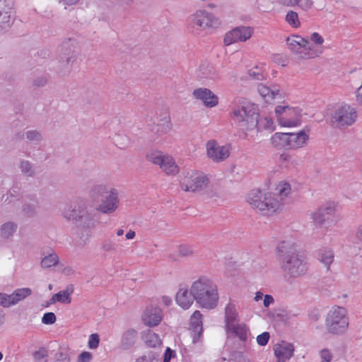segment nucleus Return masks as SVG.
Instances as JSON below:
<instances>
[{
    "mask_svg": "<svg viewBox=\"0 0 362 362\" xmlns=\"http://www.w3.org/2000/svg\"><path fill=\"white\" fill-rule=\"evenodd\" d=\"M100 342L99 336L97 334H92L89 337L88 346L91 349L98 348Z\"/></svg>",
    "mask_w": 362,
    "mask_h": 362,
    "instance_id": "603ef678",
    "label": "nucleus"
},
{
    "mask_svg": "<svg viewBox=\"0 0 362 362\" xmlns=\"http://www.w3.org/2000/svg\"><path fill=\"white\" fill-rule=\"evenodd\" d=\"M180 188L185 192H196L206 188L209 178L203 172L187 169L183 170L178 176Z\"/></svg>",
    "mask_w": 362,
    "mask_h": 362,
    "instance_id": "39448f33",
    "label": "nucleus"
},
{
    "mask_svg": "<svg viewBox=\"0 0 362 362\" xmlns=\"http://www.w3.org/2000/svg\"><path fill=\"white\" fill-rule=\"evenodd\" d=\"M117 195V191L115 189H112L110 191L109 195L107 196L98 206H95L98 209V212L100 211L105 214H110L115 212L119 204Z\"/></svg>",
    "mask_w": 362,
    "mask_h": 362,
    "instance_id": "2eb2a0df",
    "label": "nucleus"
},
{
    "mask_svg": "<svg viewBox=\"0 0 362 362\" xmlns=\"http://www.w3.org/2000/svg\"><path fill=\"white\" fill-rule=\"evenodd\" d=\"M239 322L238 313L236 306L233 303H229L225 308L226 327L233 326L234 323Z\"/></svg>",
    "mask_w": 362,
    "mask_h": 362,
    "instance_id": "cd10ccee",
    "label": "nucleus"
},
{
    "mask_svg": "<svg viewBox=\"0 0 362 362\" xmlns=\"http://www.w3.org/2000/svg\"><path fill=\"white\" fill-rule=\"evenodd\" d=\"M56 320L54 313H46L42 318V322L45 325H52L56 322Z\"/></svg>",
    "mask_w": 362,
    "mask_h": 362,
    "instance_id": "864d4df0",
    "label": "nucleus"
},
{
    "mask_svg": "<svg viewBox=\"0 0 362 362\" xmlns=\"http://www.w3.org/2000/svg\"><path fill=\"white\" fill-rule=\"evenodd\" d=\"M276 2L283 6L295 7L296 0H276Z\"/></svg>",
    "mask_w": 362,
    "mask_h": 362,
    "instance_id": "13d9d810",
    "label": "nucleus"
},
{
    "mask_svg": "<svg viewBox=\"0 0 362 362\" xmlns=\"http://www.w3.org/2000/svg\"><path fill=\"white\" fill-rule=\"evenodd\" d=\"M62 216L82 230H91L99 223L98 209L82 199H77L62 210Z\"/></svg>",
    "mask_w": 362,
    "mask_h": 362,
    "instance_id": "7ed1b4c3",
    "label": "nucleus"
},
{
    "mask_svg": "<svg viewBox=\"0 0 362 362\" xmlns=\"http://www.w3.org/2000/svg\"><path fill=\"white\" fill-rule=\"evenodd\" d=\"M291 192V185L281 182L276 185L274 192L264 193L258 189L251 190L247 194V202L262 215L272 216L282 210Z\"/></svg>",
    "mask_w": 362,
    "mask_h": 362,
    "instance_id": "f257e3e1",
    "label": "nucleus"
},
{
    "mask_svg": "<svg viewBox=\"0 0 362 362\" xmlns=\"http://www.w3.org/2000/svg\"><path fill=\"white\" fill-rule=\"evenodd\" d=\"M18 229V224L13 221L4 223L0 227V237L3 240L11 239Z\"/></svg>",
    "mask_w": 362,
    "mask_h": 362,
    "instance_id": "7c9ffc66",
    "label": "nucleus"
},
{
    "mask_svg": "<svg viewBox=\"0 0 362 362\" xmlns=\"http://www.w3.org/2000/svg\"><path fill=\"white\" fill-rule=\"evenodd\" d=\"M202 315L199 310L194 312L190 319V326L193 330V342L196 343L199 341L202 334Z\"/></svg>",
    "mask_w": 362,
    "mask_h": 362,
    "instance_id": "4be33fe9",
    "label": "nucleus"
},
{
    "mask_svg": "<svg viewBox=\"0 0 362 362\" xmlns=\"http://www.w3.org/2000/svg\"><path fill=\"white\" fill-rule=\"evenodd\" d=\"M175 355V351H172L170 348H167L164 355L163 362H170L171 358L174 357Z\"/></svg>",
    "mask_w": 362,
    "mask_h": 362,
    "instance_id": "052dcab7",
    "label": "nucleus"
},
{
    "mask_svg": "<svg viewBox=\"0 0 362 362\" xmlns=\"http://www.w3.org/2000/svg\"><path fill=\"white\" fill-rule=\"evenodd\" d=\"M260 127H262L265 129H268L270 131L274 130V122L271 118L264 117L260 119H258V124Z\"/></svg>",
    "mask_w": 362,
    "mask_h": 362,
    "instance_id": "8fccbe9b",
    "label": "nucleus"
},
{
    "mask_svg": "<svg viewBox=\"0 0 362 362\" xmlns=\"http://www.w3.org/2000/svg\"><path fill=\"white\" fill-rule=\"evenodd\" d=\"M254 30L249 26H239L226 33L223 39L225 45L228 46L239 42H245L249 40Z\"/></svg>",
    "mask_w": 362,
    "mask_h": 362,
    "instance_id": "ddd939ff",
    "label": "nucleus"
},
{
    "mask_svg": "<svg viewBox=\"0 0 362 362\" xmlns=\"http://www.w3.org/2000/svg\"><path fill=\"white\" fill-rule=\"evenodd\" d=\"M163 317L162 310L158 307H148L144 312L142 320L148 327L158 325Z\"/></svg>",
    "mask_w": 362,
    "mask_h": 362,
    "instance_id": "a211bd4d",
    "label": "nucleus"
},
{
    "mask_svg": "<svg viewBox=\"0 0 362 362\" xmlns=\"http://www.w3.org/2000/svg\"><path fill=\"white\" fill-rule=\"evenodd\" d=\"M156 126L155 127V133L158 134H164L168 133L172 128L170 114L167 110H163L159 116L156 117Z\"/></svg>",
    "mask_w": 362,
    "mask_h": 362,
    "instance_id": "aec40b11",
    "label": "nucleus"
},
{
    "mask_svg": "<svg viewBox=\"0 0 362 362\" xmlns=\"http://www.w3.org/2000/svg\"><path fill=\"white\" fill-rule=\"evenodd\" d=\"M322 52L316 47L313 43L305 39V45L303 46L300 58L313 59L319 57Z\"/></svg>",
    "mask_w": 362,
    "mask_h": 362,
    "instance_id": "c756f323",
    "label": "nucleus"
},
{
    "mask_svg": "<svg viewBox=\"0 0 362 362\" xmlns=\"http://www.w3.org/2000/svg\"><path fill=\"white\" fill-rule=\"evenodd\" d=\"M158 355L155 352L151 351L137 358L136 362H158Z\"/></svg>",
    "mask_w": 362,
    "mask_h": 362,
    "instance_id": "09e8293b",
    "label": "nucleus"
},
{
    "mask_svg": "<svg viewBox=\"0 0 362 362\" xmlns=\"http://www.w3.org/2000/svg\"><path fill=\"white\" fill-rule=\"evenodd\" d=\"M144 341L146 344L149 347H156L160 346L161 344L158 334L152 332L146 333L144 337Z\"/></svg>",
    "mask_w": 362,
    "mask_h": 362,
    "instance_id": "a19ab883",
    "label": "nucleus"
},
{
    "mask_svg": "<svg viewBox=\"0 0 362 362\" xmlns=\"http://www.w3.org/2000/svg\"><path fill=\"white\" fill-rule=\"evenodd\" d=\"M194 300L192 291L187 287L180 288L175 296L176 303L184 310L189 308Z\"/></svg>",
    "mask_w": 362,
    "mask_h": 362,
    "instance_id": "6ab92c4d",
    "label": "nucleus"
},
{
    "mask_svg": "<svg viewBox=\"0 0 362 362\" xmlns=\"http://www.w3.org/2000/svg\"><path fill=\"white\" fill-rule=\"evenodd\" d=\"M190 291L199 307L212 310L217 306L219 299L218 286L211 279L199 277L192 283Z\"/></svg>",
    "mask_w": 362,
    "mask_h": 362,
    "instance_id": "20e7f679",
    "label": "nucleus"
},
{
    "mask_svg": "<svg viewBox=\"0 0 362 362\" xmlns=\"http://www.w3.org/2000/svg\"><path fill=\"white\" fill-rule=\"evenodd\" d=\"M74 62V56L64 57V55L61 54L59 64L56 68L57 74L62 76L69 74Z\"/></svg>",
    "mask_w": 362,
    "mask_h": 362,
    "instance_id": "a878e982",
    "label": "nucleus"
},
{
    "mask_svg": "<svg viewBox=\"0 0 362 362\" xmlns=\"http://www.w3.org/2000/svg\"><path fill=\"white\" fill-rule=\"evenodd\" d=\"M48 351L45 348H40L33 353V358L36 362H46Z\"/></svg>",
    "mask_w": 362,
    "mask_h": 362,
    "instance_id": "de8ad7c7",
    "label": "nucleus"
},
{
    "mask_svg": "<svg viewBox=\"0 0 362 362\" xmlns=\"http://www.w3.org/2000/svg\"><path fill=\"white\" fill-rule=\"evenodd\" d=\"M312 43L316 45L317 48H319L322 52L324 51L323 43L325 40L323 37L317 32L313 33L310 36V40Z\"/></svg>",
    "mask_w": 362,
    "mask_h": 362,
    "instance_id": "a18cd8bd",
    "label": "nucleus"
},
{
    "mask_svg": "<svg viewBox=\"0 0 362 362\" xmlns=\"http://www.w3.org/2000/svg\"><path fill=\"white\" fill-rule=\"evenodd\" d=\"M19 168L21 173L27 177H33L35 174L33 164L28 160H21L19 163Z\"/></svg>",
    "mask_w": 362,
    "mask_h": 362,
    "instance_id": "ea45409f",
    "label": "nucleus"
},
{
    "mask_svg": "<svg viewBox=\"0 0 362 362\" xmlns=\"http://www.w3.org/2000/svg\"><path fill=\"white\" fill-rule=\"evenodd\" d=\"M275 114L279 124L282 127H296L300 124V114L297 108L279 105L275 108Z\"/></svg>",
    "mask_w": 362,
    "mask_h": 362,
    "instance_id": "f8f14e48",
    "label": "nucleus"
},
{
    "mask_svg": "<svg viewBox=\"0 0 362 362\" xmlns=\"http://www.w3.org/2000/svg\"><path fill=\"white\" fill-rule=\"evenodd\" d=\"M289 148L296 149L303 147L308 140V135L303 131L288 133Z\"/></svg>",
    "mask_w": 362,
    "mask_h": 362,
    "instance_id": "b1692460",
    "label": "nucleus"
},
{
    "mask_svg": "<svg viewBox=\"0 0 362 362\" xmlns=\"http://www.w3.org/2000/svg\"><path fill=\"white\" fill-rule=\"evenodd\" d=\"M274 303V299L271 295H265L264 296L263 304L265 308L269 307Z\"/></svg>",
    "mask_w": 362,
    "mask_h": 362,
    "instance_id": "bf43d9fd",
    "label": "nucleus"
},
{
    "mask_svg": "<svg viewBox=\"0 0 362 362\" xmlns=\"http://www.w3.org/2000/svg\"><path fill=\"white\" fill-rule=\"evenodd\" d=\"M79 50L78 42L74 38H69L62 42L61 45V54L66 56H74V59L76 60L77 54Z\"/></svg>",
    "mask_w": 362,
    "mask_h": 362,
    "instance_id": "412c9836",
    "label": "nucleus"
},
{
    "mask_svg": "<svg viewBox=\"0 0 362 362\" xmlns=\"http://www.w3.org/2000/svg\"><path fill=\"white\" fill-rule=\"evenodd\" d=\"M148 162L159 165L161 170L167 175H175L179 173V166L175 159L170 155L160 151H150L146 154Z\"/></svg>",
    "mask_w": 362,
    "mask_h": 362,
    "instance_id": "1a4fd4ad",
    "label": "nucleus"
},
{
    "mask_svg": "<svg viewBox=\"0 0 362 362\" xmlns=\"http://www.w3.org/2000/svg\"><path fill=\"white\" fill-rule=\"evenodd\" d=\"M269 333L267 332L262 333L257 337V344L260 346H265L269 341Z\"/></svg>",
    "mask_w": 362,
    "mask_h": 362,
    "instance_id": "5fc2aeb1",
    "label": "nucleus"
},
{
    "mask_svg": "<svg viewBox=\"0 0 362 362\" xmlns=\"http://www.w3.org/2000/svg\"><path fill=\"white\" fill-rule=\"evenodd\" d=\"M349 320L346 309L334 305L329 310L325 319V327L332 334H342L348 329Z\"/></svg>",
    "mask_w": 362,
    "mask_h": 362,
    "instance_id": "423d86ee",
    "label": "nucleus"
},
{
    "mask_svg": "<svg viewBox=\"0 0 362 362\" xmlns=\"http://www.w3.org/2000/svg\"><path fill=\"white\" fill-rule=\"evenodd\" d=\"M14 0H0V11L14 14Z\"/></svg>",
    "mask_w": 362,
    "mask_h": 362,
    "instance_id": "49530a36",
    "label": "nucleus"
},
{
    "mask_svg": "<svg viewBox=\"0 0 362 362\" xmlns=\"http://www.w3.org/2000/svg\"><path fill=\"white\" fill-rule=\"evenodd\" d=\"M27 141L30 143L37 144L43 140L42 133L37 130H28L23 134Z\"/></svg>",
    "mask_w": 362,
    "mask_h": 362,
    "instance_id": "4c0bfd02",
    "label": "nucleus"
},
{
    "mask_svg": "<svg viewBox=\"0 0 362 362\" xmlns=\"http://www.w3.org/2000/svg\"><path fill=\"white\" fill-rule=\"evenodd\" d=\"M178 252L180 256L187 257L192 255L194 250L191 246L181 245L178 249Z\"/></svg>",
    "mask_w": 362,
    "mask_h": 362,
    "instance_id": "3c124183",
    "label": "nucleus"
},
{
    "mask_svg": "<svg viewBox=\"0 0 362 362\" xmlns=\"http://www.w3.org/2000/svg\"><path fill=\"white\" fill-rule=\"evenodd\" d=\"M336 206L333 203H327L317 209L311 214L313 224L318 228H328L334 223V215Z\"/></svg>",
    "mask_w": 362,
    "mask_h": 362,
    "instance_id": "9b49d317",
    "label": "nucleus"
},
{
    "mask_svg": "<svg viewBox=\"0 0 362 362\" xmlns=\"http://www.w3.org/2000/svg\"><path fill=\"white\" fill-rule=\"evenodd\" d=\"M334 252L332 250L323 248L320 250L319 259L326 267L327 269H329L331 264L334 261Z\"/></svg>",
    "mask_w": 362,
    "mask_h": 362,
    "instance_id": "72a5a7b5",
    "label": "nucleus"
},
{
    "mask_svg": "<svg viewBox=\"0 0 362 362\" xmlns=\"http://www.w3.org/2000/svg\"><path fill=\"white\" fill-rule=\"evenodd\" d=\"M59 263V257L54 252L45 255L41 260V267L43 269H49Z\"/></svg>",
    "mask_w": 362,
    "mask_h": 362,
    "instance_id": "c9c22d12",
    "label": "nucleus"
},
{
    "mask_svg": "<svg viewBox=\"0 0 362 362\" xmlns=\"http://www.w3.org/2000/svg\"><path fill=\"white\" fill-rule=\"evenodd\" d=\"M232 115L233 120L244 131H250L257 127L258 115L256 108L248 102L233 107Z\"/></svg>",
    "mask_w": 362,
    "mask_h": 362,
    "instance_id": "0eeeda50",
    "label": "nucleus"
},
{
    "mask_svg": "<svg viewBox=\"0 0 362 362\" xmlns=\"http://www.w3.org/2000/svg\"><path fill=\"white\" fill-rule=\"evenodd\" d=\"M271 145L276 149H290L288 133L276 132L270 139Z\"/></svg>",
    "mask_w": 362,
    "mask_h": 362,
    "instance_id": "393cba45",
    "label": "nucleus"
},
{
    "mask_svg": "<svg viewBox=\"0 0 362 362\" xmlns=\"http://www.w3.org/2000/svg\"><path fill=\"white\" fill-rule=\"evenodd\" d=\"M219 25L220 21L214 15L205 10H198L189 16L188 28L192 33L199 35L204 29Z\"/></svg>",
    "mask_w": 362,
    "mask_h": 362,
    "instance_id": "6e6552de",
    "label": "nucleus"
},
{
    "mask_svg": "<svg viewBox=\"0 0 362 362\" xmlns=\"http://www.w3.org/2000/svg\"><path fill=\"white\" fill-rule=\"evenodd\" d=\"M356 102L362 106V85L357 88L355 94Z\"/></svg>",
    "mask_w": 362,
    "mask_h": 362,
    "instance_id": "680f3d73",
    "label": "nucleus"
},
{
    "mask_svg": "<svg viewBox=\"0 0 362 362\" xmlns=\"http://www.w3.org/2000/svg\"><path fill=\"white\" fill-rule=\"evenodd\" d=\"M47 82V80L46 78L45 77H40V78H36L33 81V84L35 86H44Z\"/></svg>",
    "mask_w": 362,
    "mask_h": 362,
    "instance_id": "e2e57ef3",
    "label": "nucleus"
},
{
    "mask_svg": "<svg viewBox=\"0 0 362 362\" xmlns=\"http://www.w3.org/2000/svg\"><path fill=\"white\" fill-rule=\"evenodd\" d=\"M277 260L284 275L287 279H296L308 271L305 258L289 241H282L277 247Z\"/></svg>",
    "mask_w": 362,
    "mask_h": 362,
    "instance_id": "f03ea898",
    "label": "nucleus"
},
{
    "mask_svg": "<svg viewBox=\"0 0 362 362\" xmlns=\"http://www.w3.org/2000/svg\"><path fill=\"white\" fill-rule=\"evenodd\" d=\"M16 300L13 297V293L7 294L5 293H0V305L4 308H10L16 305Z\"/></svg>",
    "mask_w": 362,
    "mask_h": 362,
    "instance_id": "79ce46f5",
    "label": "nucleus"
},
{
    "mask_svg": "<svg viewBox=\"0 0 362 362\" xmlns=\"http://www.w3.org/2000/svg\"><path fill=\"white\" fill-rule=\"evenodd\" d=\"M285 21L293 28H298L300 27L301 23L300 21L298 13L293 11L289 10L285 16Z\"/></svg>",
    "mask_w": 362,
    "mask_h": 362,
    "instance_id": "e433bc0d",
    "label": "nucleus"
},
{
    "mask_svg": "<svg viewBox=\"0 0 362 362\" xmlns=\"http://www.w3.org/2000/svg\"><path fill=\"white\" fill-rule=\"evenodd\" d=\"M13 14L0 11V33L7 30L12 25Z\"/></svg>",
    "mask_w": 362,
    "mask_h": 362,
    "instance_id": "f704fd0d",
    "label": "nucleus"
},
{
    "mask_svg": "<svg viewBox=\"0 0 362 362\" xmlns=\"http://www.w3.org/2000/svg\"><path fill=\"white\" fill-rule=\"evenodd\" d=\"M257 91L259 94L265 100L266 102H269L274 100L277 95L281 96L280 93L279 87L273 86L268 87L264 84L259 83L257 86Z\"/></svg>",
    "mask_w": 362,
    "mask_h": 362,
    "instance_id": "5701e85b",
    "label": "nucleus"
},
{
    "mask_svg": "<svg viewBox=\"0 0 362 362\" xmlns=\"http://www.w3.org/2000/svg\"><path fill=\"white\" fill-rule=\"evenodd\" d=\"M74 291L72 286H68L65 290L60 291L57 293L53 295L50 298V303L54 304L59 302L64 304H69L71 302V295Z\"/></svg>",
    "mask_w": 362,
    "mask_h": 362,
    "instance_id": "c85d7f7f",
    "label": "nucleus"
},
{
    "mask_svg": "<svg viewBox=\"0 0 362 362\" xmlns=\"http://www.w3.org/2000/svg\"><path fill=\"white\" fill-rule=\"evenodd\" d=\"M137 339V332L134 329H129L126 331L122 339V346L124 349H129L132 346Z\"/></svg>",
    "mask_w": 362,
    "mask_h": 362,
    "instance_id": "473e14b6",
    "label": "nucleus"
},
{
    "mask_svg": "<svg viewBox=\"0 0 362 362\" xmlns=\"http://www.w3.org/2000/svg\"><path fill=\"white\" fill-rule=\"evenodd\" d=\"M321 362H330L332 359V355L328 349H322L320 353Z\"/></svg>",
    "mask_w": 362,
    "mask_h": 362,
    "instance_id": "4d7b16f0",
    "label": "nucleus"
},
{
    "mask_svg": "<svg viewBox=\"0 0 362 362\" xmlns=\"http://www.w3.org/2000/svg\"><path fill=\"white\" fill-rule=\"evenodd\" d=\"M356 238L362 243V224L358 226L356 230Z\"/></svg>",
    "mask_w": 362,
    "mask_h": 362,
    "instance_id": "338daca9",
    "label": "nucleus"
},
{
    "mask_svg": "<svg viewBox=\"0 0 362 362\" xmlns=\"http://www.w3.org/2000/svg\"><path fill=\"white\" fill-rule=\"evenodd\" d=\"M192 95L195 99L202 101L207 107H214L218 103V96L206 88L194 89Z\"/></svg>",
    "mask_w": 362,
    "mask_h": 362,
    "instance_id": "dca6fc26",
    "label": "nucleus"
},
{
    "mask_svg": "<svg viewBox=\"0 0 362 362\" xmlns=\"http://www.w3.org/2000/svg\"><path fill=\"white\" fill-rule=\"evenodd\" d=\"M55 359L57 361H69L68 356L66 354H64L62 351H59L55 354Z\"/></svg>",
    "mask_w": 362,
    "mask_h": 362,
    "instance_id": "0e129e2a",
    "label": "nucleus"
},
{
    "mask_svg": "<svg viewBox=\"0 0 362 362\" xmlns=\"http://www.w3.org/2000/svg\"><path fill=\"white\" fill-rule=\"evenodd\" d=\"M206 148L208 157L216 163L226 160L230 153L228 146H221L214 140L209 141Z\"/></svg>",
    "mask_w": 362,
    "mask_h": 362,
    "instance_id": "4468645a",
    "label": "nucleus"
},
{
    "mask_svg": "<svg viewBox=\"0 0 362 362\" xmlns=\"http://www.w3.org/2000/svg\"><path fill=\"white\" fill-rule=\"evenodd\" d=\"M93 359V355L90 352L83 351L78 356L76 362H90Z\"/></svg>",
    "mask_w": 362,
    "mask_h": 362,
    "instance_id": "6e6d98bb",
    "label": "nucleus"
},
{
    "mask_svg": "<svg viewBox=\"0 0 362 362\" xmlns=\"http://www.w3.org/2000/svg\"><path fill=\"white\" fill-rule=\"evenodd\" d=\"M161 300L162 303L166 306H170L173 303L172 298L168 296H163L161 298Z\"/></svg>",
    "mask_w": 362,
    "mask_h": 362,
    "instance_id": "774afa93",
    "label": "nucleus"
},
{
    "mask_svg": "<svg viewBox=\"0 0 362 362\" xmlns=\"http://www.w3.org/2000/svg\"><path fill=\"white\" fill-rule=\"evenodd\" d=\"M357 116L355 107L349 105H343L334 110L331 122L337 127H346L352 125L356 122Z\"/></svg>",
    "mask_w": 362,
    "mask_h": 362,
    "instance_id": "9d476101",
    "label": "nucleus"
},
{
    "mask_svg": "<svg viewBox=\"0 0 362 362\" xmlns=\"http://www.w3.org/2000/svg\"><path fill=\"white\" fill-rule=\"evenodd\" d=\"M295 6L304 12H309L314 7L313 0H296Z\"/></svg>",
    "mask_w": 362,
    "mask_h": 362,
    "instance_id": "c03bdc74",
    "label": "nucleus"
},
{
    "mask_svg": "<svg viewBox=\"0 0 362 362\" xmlns=\"http://www.w3.org/2000/svg\"><path fill=\"white\" fill-rule=\"evenodd\" d=\"M107 192L108 188L106 185H97L91 188L90 194L93 198L97 199L100 197H103L105 194H107Z\"/></svg>",
    "mask_w": 362,
    "mask_h": 362,
    "instance_id": "37998d69",
    "label": "nucleus"
},
{
    "mask_svg": "<svg viewBox=\"0 0 362 362\" xmlns=\"http://www.w3.org/2000/svg\"><path fill=\"white\" fill-rule=\"evenodd\" d=\"M286 42L291 51L300 57L303 46L305 45V38L299 35H292L287 38Z\"/></svg>",
    "mask_w": 362,
    "mask_h": 362,
    "instance_id": "bb28decb",
    "label": "nucleus"
},
{
    "mask_svg": "<svg viewBox=\"0 0 362 362\" xmlns=\"http://www.w3.org/2000/svg\"><path fill=\"white\" fill-rule=\"evenodd\" d=\"M13 297L16 300V303L18 304L21 301H23L28 296H31L33 293V291L31 288L28 287L20 288L13 291Z\"/></svg>",
    "mask_w": 362,
    "mask_h": 362,
    "instance_id": "58836bf2",
    "label": "nucleus"
},
{
    "mask_svg": "<svg viewBox=\"0 0 362 362\" xmlns=\"http://www.w3.org/2000/svg\"><path fill=\"white\" fill-rule=\"evenodd\" d=\"M226 329L229 332H233L235 335L241 340H247V327L243 323H239L238 322L233 324L232 327H227Z\"/></svg>",
    "mask_w": 362,
    "mask_h": 362,
    "instance_id": "2f4dec72",
    "label": "nucleus"
},
{
    "mask_svg": "<svg viewBox=\"0 0 362 362\" xmlns=\"http://www.w3.org/2000/svg\"><path fill=\"white\" fill-rule=\"evenodd\" d=\"M249 74L250 76H252V78H254L255 79H257V80H262L263 78V76L262 74H260L259 72H256L254 70H250Z\"/></svg>",
    "mask_w": 362,
    "mask_h": 362,
    "instance_id": "69168bd1",
    "label": "nucleus"
},
{
    "mask_svg": "<svg viewBox=\"0 0 362 362\" xmlns=\"http://www.w3.org/2000/svg\"><path fill=\"white\" fill-rule=\"evenodd\" d=\"M274 352L277 362H286L293 356L295 346L291 343L283 341L275 344Z\"/></svg>",
    "mask_w": 362,
    "mask_h": 362,
    "instance_id": "f3484780",
    "label": "nucleus"
}]
</instances>
